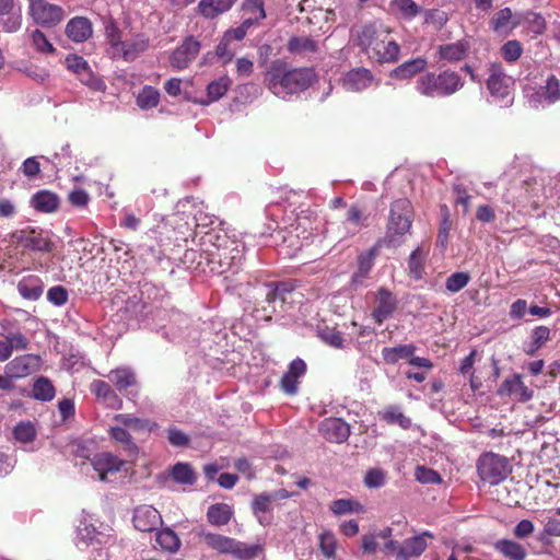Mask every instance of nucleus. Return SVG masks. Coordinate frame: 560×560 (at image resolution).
Returning <instances> with one entry per match:
<instances>
[{"instance_id":"nucleus-1","label":"nucleus","mask_w":560,"mask_h":560,"mask_svg":"<svg viewBox=\"0 0 560 560\" xmlns=\"http://www.w3.org/2000/svg\"><path fill=\"white\" fill-rule=\"evenodd\" d=\"M354 45L369 60L380 65L395 63L399 60L400 46L392 37V30L381 23L372 22L354 32Z\"/></svg>"},{"instance_id":"nucleus-2","label":"nucleus","mask_w":560,"mask_h":560,"mask_svg":"<svg viewBox=\"0 0 560 560\" xmlns=\"http://www.w3.org/2000/svg\"><path fill=\"white\" fill-rule=\"evenodd\" d=\"M316 79L312 68L288 69L282 60H275L266 73L268 89L279 97H285L307 90Z\"/></svg>"},{"instance_id":"nucleus-3","label":"nucleus","mask_w":560,"mask_h":560,"mask_svg":"<svg viewBox=\"0 0 560 560\" xmlns=\"http://www.w3.org/2000/svg\"><path fill=\"white\" fill-rule=\"evenodd\" d=\"M465 82L454 70L425 71L418 77L415 89L427 98L448 97L463 89Z\"/></svg>"},{"instance_id":"nucleus-4","label":"nucleus","mask_w":560,"mask_h":560,"mask_svg":"<svg viewBox=\"0 0 560 560\" xmlns=\"http://www.w3.org/2000/svg\"><path fill=\"white\" fill-rule=\"evenodd\" d=\"M413 208L407 198H399L390 205L386 233L380 238L386 247H397L412 225Z\"/></svg>"},{"instance_id":"nucleus-5","label":"nucleus","mask_w":560,"mask_h":560,"mask_svg":"<svg viewBox=\"0 0 560 560\" xmlns=\"http://www.w3.org/2000/svg\"><path fill=\"white\" fill-rule=\"evenodd\" d=\"M207 546L219 553L232 555L238 560H252L260 551L257 545H247L234 538L213 533H202Z\"/></svg>"},{"instance_id":"nucleus-6","label":"nucleus","mask_w":560,"mask_h":560,"mask_svg":"<svg viewBox=\"0 0 560 560\" xmlns=\"http://www.w3.org/2000/svg\"><path fill=\"white\" fill-rule=\"evenodd\" d=\"M477 471L483 482L495 486L506 479L511 468L504 456L487 452L478 458Z\"/></svg>"},{"instance_id":"nucleus-7","label":"nucleus","mask_w":560,"mask_h":560,"mask_svg":"<svg viewBox=\"0 0 560 560\" xmlns=\"http://www.w3.org/2000/svg\"><path fill=\"white\" fill-rule=\"evenodd\" d=\"M487 89L495 102H501L505 105L511 104L513 100L514 79L505 73L501 63H490Z\"/></svg>"},{"instance_id":"nucleus-8","label":"nucleus","mask_w":560,"mask_h":560,"mask_svg":"<svg viewBox=\"0 0 560 560\" xmlns=\"http://www.w3.org/2000/svg\"><path fill=\"white\" fill-rule=\"evenodd\" d=\"M433 538L429 532L405 539L401 544L396 540H388L384 550L395 556L396 560L418 559L428 548L427 538Z\"/></svg>"},{"instance_id":"nucleus-9","label":"nucleus","mask_w":560,"mask_h":560,"mask_svg":"<svg viewBox=\"0 0 560 560\" xmlns=\"http://www.w3.org/2000/svg\"><path fill=\"white\" fill-rule=\"evenodd\" d=\"M244 255V245L242 242L234 240L233 244H228L219 252H213L211 257L206 260L210 270L218 273H223L237 267Z\"/></svg>"},{"instance_id":"nucleus-10","label":"nucleus","mask_w":560,"mask_h":560,"mask_svg":"<svg viewBox=\"0 0 560 560\" xmlns=\"http://www.w3.org/2000/svg\"><path fill=\"white\" fill-rule=\"evenodd\" d=\"M12 240L24 249L39 253H50L54 249V242L49 233L26 226L12 233Z\"/></svg>"},{"instance_id":"nucleus-11","label":"nucleus","mask_w":560,"mask_h":560,"mask_svg":"<svg viewBox=\"0 0 560 560\" xmlns=\"http://www.w3.org/2000/svg\"><path fill=\"white\" fill-rule=\"evenodd\" d=\"M30 15L36 24L54 27L65 19V10L47 0H30Z\"/></svg>"},{"instance_id":"nucleus-12","label":"nucleus","mask_w":560,"mask_h":560,"mask_svg":"<svg viewBox=\"0 0 560 560\" xmlns=\"http://www.w3.org/2000/svg\"><path fill=\"white\" fill-rule=\"evenodd\" d=\"M201 48L200 42L192 35L186 36L170 56V65L176 70H184L197 58Z\"/></svg>"},{"instance_id":"nucleus-13","label":"nucleus","mask_w":560,"mask_h":560,"mask_svg":"<svg viewBox=\"0 0 560 560\" xmlns=\"http://www.w3.org/2000/svg\"><path fill=\"white\" fill-rule=\"evenodd\" d=\"M560 101V81L556 75L550 74L544 85H540L529 97L530 104L535 107H546Z\"/></svg>"},{"instance_id":"nucleus-14","label":"nucleus","mask_w":560,"mask_h":560,"mask_svg":"<svg viewBox=\"0 0 560 560\" xmlns=\"http://www.w3.org/2000/svg\"><path fill=\"white\" fill-rule=\"evenodd\" d=\"M319 433L330 443H343L350 435V427L340 418H326L319 423Z\"/></svg>"},{"instance_id":"nucleus-15","label":"nucleus","mask_w":560,"mask_h":560,"mask_svg":"<svg viewBox=\"0 0 560 560\" xmlns=\"http://www.w3.org/2000/svg\"><path fill=\"white\" fill-rule=\"evenodd\" d=\"M162 523L160 512L152 505H140L135 509L133 525L143 533L155 530Z\"/></svg>"},{"instance_id":"nucleus-16","label":"nucleus","mask_w":560,"mask_h":560,"mask_svg":"<svg viewBox=\"0 0 560 560\" xmlns=\"http://www.w3.org/2000/svg\"><path fill=\"white\" fill-rule=\"evenodd\" d=\"M234 238H231L224 230H210L205 233L201 237L200 246L201 254L200 256L208 260L211 257L212 250L219 252L228 244H233Z\"/></svg>"},{"instance_id":"nucleus-17","label":"nucleus","mask_w":560,"mask_h":560,"mask_svg":"<svg viewBox=\"0 0 560 560\" xmlns=\"http://www.w3.org/2000/svg\"><path fill=\"white\" fill-rule=\"evenodd\" d=\"M90 390L96 399L107 408L115 410L121 409L122 399L107 382L94 380L90 385Z\"/></svg>"},{"instance_id":"nucleus-18","label":"nucleus","mask_w":560,"mask_h":560,"mask_svg":"<svg viewBox=\"0 0 560 560\" xmlns=\"http://www.w3.org/2000/svg\"><path fill=\"white\" fill-rule=\"evenodd\" d=\"M396 308V296L386 288H380L377 291V305L372 312V317L375 323L381 325L384 320L393 315Z\"/></svg>"},{"instance_id":"nucleus-19","label":"nucleus","mask_w":560,"mask_h":560,"mask_svg":"<svg viewBox=\"0 0 560 560\" xmlns=\"http://www.w3.org/2000/svg\"><path fill=\"white\" fill-rule=\"evenodd\" d=\"M500 396H514L518 401L526 402L534 396V390L528 388L520 374L506 378L498 389Z\"/></svg>"},{"instance_id":"nucleus-20","label":"nucleus","mask_w":560,"mask_h":560,"mask_svg":"<svg viewBox=\"0 0 560 560\" xmlns=\"http://www.w3.org/2000/svg\"><path fill=\"white\" fill-rule=\"evenodd\" d=\"M124 465L122 459L108 452L96 454L92 459V466L102 481H106L108 474L119 471Z\"/></svg>"},{"instance_id":"nucleus-21","label":"nucleus","mask_w":560,"mask_h":560,"mask_svg":"<svg viewBox=\"0 0 560 560\" xmlns=\"http://www.w3.org/2000/svg\"><path fill=\"white\" fill-rule=\"evenodd\" d=\"M428 67V60L423 57L409 59L389 72V77L395 80H409L417 74L424 73Z\"/></svg>"},{"instance_id":"nucleus-22","label":"nucleus","mask_w":560,"mask_h":560,"mask_svg":"<svg viewBox=\"0 0 560 560\" xmlns=\"http://www.w3.org/2000/svg\"><path fill=\"white\" fill-rule=\"evenodd\" d=\"M37 363L38 357L36 355H20L5 365V372L12 378L25 377L35 371Z\"/></svg>"},{"instance_id":"nucleus-23","label":"nucleus","mask_w":560,"mask_h":560,"mask_svg":"<svg viewBox=\"0 0 560 560\" xmlns=\"http://www.w3.org/2000/svg\"><path fill=\"white\" fill-rule=\"evenodd\" d=\"M93 34L92 23L88 18L75 16L68 21L66 35L75 43L88 40Z\"/></svg>"},{"instance_id":"nucleus-24","label":"nucleus","mask_w":560,"mask_h":560,"mask_svg":"<svg viewBox=\"0 0 560 560\" xmlns=\"http://www.w3.org/2000/svg\"><path fill=\"white\" fill-rule=\"evenodd\" d=\"M374 77L366 68H355L347 72L343 78V86L348 91L360 92L372 85Z\"/></svg>"},{"instance_id":"nucleus-25","label":"nucleus","mask_w":560,"mask_h":560,"mask_svg":"<svg viewBox=\"0 0 560 560\" xmlns=\"http://www.w3.org/2000/svg\"><path fill=\"white\" fill-rule=\"evenodd\" d=\"M469 49V42L459 39L455 43L440 45L438 47V55L441 60L458 62L467 57Z\"/></svg>"},{"instance_id":"nucleus-26","label":"nucleus","mask_w":560,"mask_h":560,"mask_svg":"<svg viewBox=\"0 0 560 560\" xmlns=\"http://www.w3.org/2000/svg\"><path fill=\"white\" fill-rule=\"evenodd\" d=\"M272 502L273 500L269 492H262L257 494L250 504L253 514L257 517L259 524L262 526H267L272 522Z\"/></svg>"},{"instance_id":"nucleus-27","label":"nucleus","mask_w":560,"mask_h":560,"mask_svg":"<svg viewBox=\"0 0 560 560\" xmlns=\"http://www.w3.org/2000/svg\"><path fill=\"white\" fill-rule=\"evenodd\" d=\"M113 421L127 427L133 432H152L159 427L154 421L138 418L131 413H117L113 417Z\"/></svg>"},{"instance_id":"nucleus-28","label":"nucleus","mask_w":560,"mask_h":560,"mask_svg":"<svg viewBox=\"0 0 560 560\" xmlns=\"http://www.w3.org/2000/svg\"><path fill=\"white\" fill-rule=\"evenodd\" d=\"M108 378L115 386V388L124 393L130 387H135L138 384L137 375L130 368L120 366L112 370L108 373Z\"/></svg>"},{"instance_id":"nucleus-29","label":"nucleus","mask_w":560,"mask_h":560,"mask_svg":"<svg viewBox=\"0 0 560 560\" xmlns=\"http://www.w3.org/2000/svg\"><path fill=\"white\" fill-rule=\"evenodd\" d=\"M318 49V42L311 36H292L287 43V50L293 55L310 56Z\"/></svg>"},{"instance_id":"nucleus-30","label":"nucleus","mask_w":560,"mask_h":560,"mask_svg":"<svg viewBox=\"0 0 560 560\" xmlns=\"http://www.w3.org/2000/svg\"><path fill=\"white\" fill-rule=\"evenodd\" d=\"M107 433L109 438L120 444L128 454L135 455L139 452V447L135 443L127 427L116 423L109 427Z\"/></svg>"},{"instance_id":"nucleus-31","label":"nucleus","mask_w":560,"mask_h":560,"mask_svg":"<svg viewBox=\"0 0 560 560\" xmlns=\"http://www.w3.org/2000/svg\"><path fill=\"white\" fill-rule=\"evenodd\" d=\"M20 295L26 300L36 301L44 292V283L38 276H28L18 283Z\"/></svg>"},{"instance_id":"nucleus-32","label":"nucleus","mask_w":560,"mask_h":560,"mask_svg":"<svg viewBox=\"0 0 560 560\" xmlns=\"http://www.w3.org/2000/svg\"><path fill=\"white\" fill-rule=\"evenodd\" d=\"M368 213L358 203H352L346 214L345 224L349 233L357 234L368 226Z\"/></svg>"},{"instance_id":"nucleus-33","label":"nucleus","mask_w":560,"mask_h":560,"mask_svg":"<svg viewBox=\"0 0 560 560\" xmlns=\"http://www.w3.org/2000/svg\"><path fill=\"white\" fill-rule=\"evenodd\" d=\"M148 48L149 38L143 35H139L131 40H122L116 52H119L125 60L131 61Z\"/></svg>"},{"instance_id":"nucleus-34","label":"nucleus","mask_w":560,"mask_h":560,"mask_svg":"<svg viewBox=\"0 0 560 560\" xmlns=\"http://www.w3.org/2000/svg\"><path fill=\"white\" fill-rule=\"evenodd\" d=\"M235 0H200L198 3L199 13L206 19H214L219 14L229 11Z\"/></svg>"},{"instance_id":"nucleus-35","label":"nucleus","mask_w":560,"mask_h":560,"mask_svg":"<svg viewBox=\"0 0 560 560\" xmlns=\"http://www.w3.org/2000/svg\"><path fill=\"white\" fill-rule=\"evenodd\" d=\"M31 203L37 211L49 213L58 209L59 197L51 191L40 190L32 197Z\"/></svg>"},{"instance_id":"nucleus-36","label":"nucleus","mask_w":560,"mask_h":560,"mask_svg":"<svg viewBox=\"0 0 560 560\" xmlns=\"http://www.w3.org/2000/svg\"><path fill=\"white\" fill-rule=\"evenodd\" d=\"M494 549L510 560H524L527 556L526 549L521 544L511 539L495 541Z\"/></svg>"},{"instance_id":"nucleus-37","label":"nucleus","mask_w":560,"mask_h":560,"mask_svg":"<svg viewBox=\"0 0 560 560\" xmlns=\"http://www.w3.org/2000/svg\"><path fill=\"white\" fill-rule=\"evenodd\" d=\"M233 515L232 508L226 503H215L208 508L207 520L211 525H226Z\"/></svg>"},{"instance_id":"nucleus-38","label":"nucleus","mask_w":560,"mask_h":560,"mask_svg":"<svg viewBox=\"0 0 560 560\" xmlns=\"http://www.w3.org/2000/svg\"><path fill=\"white\" fill-rule=\"evenodd\" d=\"M378 416L387 424H397L401 429H408L411 425V420L401 411V408L396 405H389L378 412Z\"/></svg>"},{"instance_id":"nucleus-39","label":"nucleus","mask_w":560,"mask_h":560,"mask_svg":"<svg viewBox=\"0 0 560 560\" xmlns=\"http://www.w3.org/2000/svg\"><path fill=\"white\" fill-rule=\"evenodd\" d=\"M416 347L413 345H399L396 347H386L382 350V357L388 364H395L401 359H408L413 355Z\"/></svg>"},{"instance_id":"nucleus-40","label":"nucleus","mask_w":560,"mask_h":560,"mask_svg":"<svg viewBox=\"0 0 560 560\" xmlns=\"http://www.w3.org/2000/svg\"><path fill=\"white\" fill-rule=\"evenodd\" d=\"M32 394L36 400L50 401L56 395V389L48 377L39 376L33 384Z\"/></svg>"},{"instance_id":"nucleus-41","label":"nucleus","mask_w":560,"mask_h":560,"mask_svg":"<svg viewBox=\"0 0 560 560\" xmlns=\"http://www.w3.org/2000/svg\"><path fill=\"white\" fill-rule=\"evenodd\" d=\"M383 246L385 245L381 241H377L369 250L363 252L358 256V275L364 277L371 271L374 265V259Z\"/></svg>"},{"instance_id":"nucleus-42","label":"nucleus","mask_w":560,"mask_h":560,"mask_svg":"<svg viewBox=\"0 0 560 560\" xmlns=\"http://www.w3.org/2000/svg\"><path fill=\"white\" fill-rule=\"evenodd\" d=\"M161 94L158 89L151 85H144L139 92L136 103L142 110H148L156 107L160 103Z\"/></svg>"},{"instance_id":"nucleus-43","label":"nucleus","mask_w":560,"mask_h":560,"mask_svg":"<svg viewBox=\"0 0 560 560\" xmlns=\"http://www.w3.org/2000/svg\"><path fill=\"white\" fill-rule=\"evenodd\" d=\"M171 476L174 481L180 485H194L197 480V476L188 463H177L172 467Z\"/></svg>"},{"instance_id":"nucleus-44","label":"nucleus","mask_w":560,"mask_h":560,"mask_svg":"<svg viewBox=\"0 0 560 560\" xmlns=\"http://www.w3.org/2000/svg\"><path fill=\"white\" fill-rule=\"evenodd\" d=\"M156 544L165 551L176 552L180 547V539L171 528H163L156 533Z\"/></svg>"},{"instance_id":"nucleus-45","label":"nucleus","mask_w":560,"mask_h":560,"mask_svg":"<svg viewBox=\"0 0 560 560\" xmlns=\"http://www.w3.org/2000/svg\"><path fill=\"white\" fill-rule=\"evenodd\" d=\"M294 291V284L289 281L277 282L275 287L267 293L266 300L269 303L279 301L281 304L288 302L289 296Z\"/></svg>"},{"instance_id":"nucleus-46","label":"nucleus","mask_w":560,"mask_h":560,"mask_svg":"<svg viewBox=\"0 0 560 560\" xmlns=\"http://www.w3.org/2000/svg\"><path fill=\"white\" fill-rule=\"evenodd\" d=\"M390 8L407 20L416 18L421 11L413 0H392Z\"/></svg>"},{"instance_id":"nucleus-47","label":"nucleus","mask_w":560,"mask_h":560,"mask_svg":"<svg viewBox=\"0 0 560 560\" xmlns=\"http://www.w3.org/2000/svg\"><path fill=\"white\" fill-rule=\"evenodd\" d=\"M319 550L326 559H334L338 547L335 535L329 530H324L318 535Z\"/></svg>"},{"instance_id":"nucleus-48","label":"nucleus","mask_w":560,"mask_h":560,"mask_svg":"<svg viewBox=\"0 0 560 560\" xmlns=\"http://www.w3.org/2000/svg\"><path fill=\"white\" fill-rule=\"evenodd\" d=\"M231 81L228 77H222L212 81L207 86L208 103L220 100L229 90Z\"/></svg>"},{"instance_id":"nucleus-49","label":"nucleus","mask_w":560,"mask_h":560,"mask_svg":"<svg viewBox=\"0 0 560 560\" xmlns=\"http://www.w3.org/2000/svg\"><path fill=\"white\" fill-rule=\"evenodd\" d=\"M238 48V44L233 43L231 40H226L222 37L215 47V55L218 58L222 60V63L225 66L232 61Z\"/></svg>"},{"instance_id":"nucleus-50","label":"nucleus","mask_w":560,"mask_h":560,"mask_svg":"<svg viewBox=\"0 0 560 560\" xmlns=\"http://www.w3.org/2000/svg\"><path fill=\"white\" fill-rule=\"evenodd\" d=\"M471 277L467 271H456L447 277L445 288L452 293H456L464 289L470 281Z\"/></svg>"},{"instance_id":"nucleus-51","label":"nucleus","mask_w":560,"mask_h":560,"mask_svg":"<svg viewBox=\"0 0 560 560\" xmlns=\"http://www.w3.org/2000/svg\"><path fill=\"white\" fill-rule=\"evenodd\" d=\"M425 254L421 248H416L409 256L408 260V270L409 273L416 279L419 280L423 273V261Z\"/></svg>"},{"instance_id":"nucleus-52","label":"nucleus","mask_w":560,"mask_h":560,"mask_svg":"<svg viewBox=\"0 0 560 560\" xmlns=\"http://www.w3.org/2000/svg\"><path fill=\"white\" fill-rule=\"evenodd\" d=\"M523 20L527 24L530 32L536 35H540L546 31V20L538 12L528 11L524 14Z\"/></svg>"},{"instance_id":"nucleus-53","label":"nucleus","mask_w":560,"mask_h":560,"mask_svg":"<svg viewBox=\"0 0 560 560\" xmlns=\"http://www.w3.org/2000/svg\"><path fill=\"white\" fill-rule=\"evenodd\" d=\"M523 54V47L516 39L508 40L501 48L503 59L510 63L515 62Z\"/></svg>"},{"instance_id":"nucleus-54","label":"nucleus","mask_w":560,"mask_h":560,"mask_svg":"<svg viewBox=\"0 0 560 560\" xmlns=\"http://www.w3.org/2000/svg\"><path fill=\"white\" fill-rule=\"evenodd\" d=\"M78 79L93 91H105L106 84L104 81L96 77L90 67L85 68L79 75Z\"/></svg>"},{"instance_id":"nucleus-55","label":"nucleus","mask_w":560,"mask_h":560,"mask_svg":"<svg viewBox=\"0 0 560 560\" xmlns=\"http://www.w3.org/2000/svg\"><path fill=\"white\" fill-rule=\"evenodd\" d=\"M31 39L34 48L42 54L55 52V47L47 39L46 35L40 30H35L31 34Z\"/></svg>"},{"instance_id":"nucleus-56","label":"nucleus","mask_w":560,"mask_h":560,"mask_svg":"<svg viewBox=\"0 0 560 560\" xmlns=\"http://www.w3.org/2000/svg\"><path fill=\"white\" fill-rule=\"evenodd\" d=\"M13 435L22 443H30L35 439L36 430L31 422H21L14 428Z\"/></svg>"},{"instance_id":"nucleus-57","label":"nucleus","mask_w":560,"mask_h":560,"mask_svg":"<svg viewBox=\"0 0 560 560\" xmlns=\"http://www.w3.org/2000/svg\"><path fill=\"white\" fill-rule=\"evenodd\" d=\"M105 35L110 46L115 49V51H117L120 44L122 43L121 31L115 20L112 18L105 23Z\"/></svg>"},{"instance_id":"nucleus-58","label":"nucleus","mask_w":560,"mask_h":560,"mask_svg":"<svg viewBox=\"0 0 560 560\" xmlns=\"http://www.w3.org/2000/svg\"><path fill=\"white\" fill-rule=\"evenodd\" d=\"M253 24V19L245 20L240 26L235 28H230L223 34V38L226 40H231L233 43L238 44L243 40L247 34L248 28Z\"/></svg>"},{"instance_id":"nucleus-59","label":"nucleus","mask_w":560,"mask_h":560,"mask_svg":"<svg viewBox=\"0 0 560 560\" xmlns=\"http://www.w3.org/2000/svg\"><path fill=\"white\" fill-rule=\"evenodd\" d=\"M416 479L421 483L439 485L442 482V478L438 471L423 466L417 467Z\"/></svg>"},{"instance_id":"nucleus-60","label":"nucleus","mask_w":560,"mask_h":560,"mask_svg":"<svg viewBox=\"0 0 560 560\" xmlns=\"http://www.w3.org/2000/svg\"><path fill=\"white\" fill-rule=\"evenodd\" d=\"M320 338L322 340L337 349L343 348V337L342 334L337 330L336 328H326L320 331Z\"/></svg>"},{"instance_id":"nucleus-61","label":"nucleus","mask_w":560,"mask_h":560,"mask_svg":"<svg viewBox=\"0 0 560 560\" xmlns=\"http://www.w3.org/2000/svg\"><path fill=\"white\" fill-rule=\"evenodd\" d=\"M68 290L62 285L51 287L47 291V300L56 306H62L68 302Z\"/></svg>"},{"instance_id":"nucleus-62","label":"nucleus","mask_w":560,"mask_h":560,"mask_svg":"<svg viewBox=\"0 0 560 560\" xmlns=\"http://www.w3.org/2000/svg\"><path fill=\"white\" fill-rule=\"evenodd\" d=\"M167 441L171 445L176 447H185L189 444V436L176 427H170L167 429Z\"/></svg>"},{"instance_id":"nucleus-63","label":"nucleus","mask_w":560,"mask_h":560,"mask_svg":"<svg viewBox=\"0 0 560 560\" xmlns=\"http://www.w3.org/2000/svg\"><path fill=\"white\" fill-rule=\"evenodd\" d=\"M5 339L8 341V346L10 348L11 353L13 352V350H26L30 345L28 339L25 337V335H23L20 331L9 334L5 337Z\"/></svg>"},{"instance_id":"nucleus-64","label":"nucleus","mask_w":560,"mask_h":560,"mask_svg":"<svg viewBox=\"0 0 560 560\" xmlns=\"http://www.w3.org/2000/svg\"><path fill=\"white\" fill-rule=\"evenodd\" d=\"M364 483L369 488H380L385 483V472L382 469L372 468L365 477Z\"/></svg>"}]
</instances>
